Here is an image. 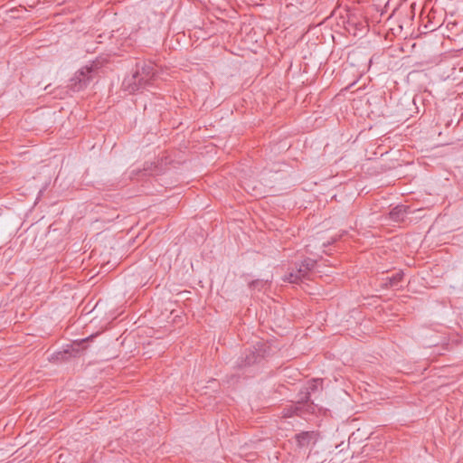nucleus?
<instances>
[{"label": "nucleus", "instance_id": "nucleus-1", "mask_svg": "<svg viewBox=\"0 0 463 463\" xmlns=\"http://www.w3.org/2000/svg\"><path fill=\"white\" fill-rule=\"evenodd\" d=\"M156 77V69L152 63H137L131 78L125 80L126 88L134 93L151 84Z\"/></svg>", "mask_w": 463, "mask_h": 463}, {"label": "nucleus", "instance_id": "nucleus-2", "mask_svg": "<svg viewBox=\"0 0 463 463\" xmlns=\"http://www.w3.org/2000/svg\"><path fill=\"white\" fill-rule=\"evenodd\" d=\"M317 265V260L307 258L300 264L292 269L285 275L284 281L289 283H299L303 279H309V272H311Z\"/></svg>", "mask_w": 463, "mask_h": 463}, {"label": "nucleus", "instance_id": "nucleus-3", "mask_svg": "<svg viewBox=\"0 0 463 463\" xmlns=\"http://www.w3.org/2000/svg\"><path fill=\"white\" fill-rule=\"evenodd\" d=\"M95 71V68L93 65L85 66L79 70L73 78L71 79V83L69 85L70 89L72 91H80L86 88L88 84L92 80V74Z\"/></svg>", "mask_w": 463, "mask_h": 463}, {"label": "nucleus", "instance_id": "nucleus-4", "mask_svg": "<svg viewBox=\"0 0 463 463\" xmlns=\"http://www.w3.org/2000/svg\"><path fill=\"white\" fill-rule=\"evenodd\" d=\"M264 357V352L260 346L258 348L256 346L253 347V349H250L246 354L241 361V364H239L240 367L242 366H250L256 363H259L261 361V359Z\"/></svg>", "mask_w": 463, "mask_h": 463}, {"label": "nucleus", "instance_id": "nucleus-5", "mask_svg": "<svg viewBox=\"0 0 463 463\" xmlns=\"http://www.w3.org/2000/svg\"><path fill=\"white\" fill-rule=\"evenodd\" d=\"M295 439L298 448H305L317 440V433L315 431H302L295 435Z\"/></svg>", "mask_w": 463, "mask_h": 463}, {"label": "nucleus", "instance_id": "nucleus-6", "mask_svg": "<svg viewBox=\"0 0 463 463\" xmlns=\"http://www.w3.org/2000/svg\"><path fill=\"white\" fill-rule=\"evenodd\" d=\"M403 276V272L400 270L391 277H386L383 279V286L387 288L400 289Z\"/></svg>", "mask_w": 463, "mask_h": 463}, {"label": "nucleus", "instance_id": "nucleus-7", "mask_svg": "<svg viewBox=\"0 0 463 463\" xmlns=\"http://www.w3.org/2000/svg\"><path fill=\"white\" fill-rule=\"evenodd\" d=\"M95 336H96V335H91L90 336L84 338V339L80 340V342H75L73 344L71 352H70L69 350H64L63 352H59L57 354V359H61V360L64 361V360H67L71 355L75 356L76 354H78L80 352V348H79L80 345L86 343L90 339L94 338Z\"/></svg>", "mask_w": 463, "mask_h": 463}, {"label": "nucleus", "instance_id": "nucleus-8", "mask_svg": "<svg viewBox=\"0 0 463 463\" xmlns=\"http://www.w3.org/2000/svg\"><path fill=\"white\" fill-rule=\"evenodd\" d=\"M407 213L406 206L397 205L391 210L389 215L390 219L393 222L402 221Z\"/></svg>", "mask_w": 463, "mask_h": 463}, {"label": "nucleus", "instance_id": "nucleus-9", "mask_svg": "<svg viewBox=\"0 0 463 463\" xmlns=\"http://www.w3.org/2000/svg\"><path fill=\"white\" fill-rule=\"evenodd\" d=\"M300 395L301 396L299 397L298 404L307 405V411L313 412V411H314V407H313L314 402L310 401V392L309 391H306L305 392H301Z\"/></svg>", "mask_w": 463, "mask_h": 463}, {"label": "nucleus", "instance_id": "nucleus-10", "mask_svg": "<svg viewBox=\"0 0 463 463\" xmlns=\"http://www.w3.org/2000/svg\"><path fill=\"white\" fill-rule=\"evenodd\" d=\"M299 411H300V408L298 404H292V405H289L288 407L283 409L282 416L284 418H289L295 414L298 415Z\"/></svg>", "mask_w": 463, "mask_h": 463}, {"label": "nucleus", "instance_id": "nucleus-11", "mask_svg": "<svg viewBox=\"0 0 463 463\" xmlns=\"http://www.w3.org/2000/svg\"><path fill=\"white\" fill-rule=\"evenodd\" d=\"M268 283V280L255 279L249 283V288L252 290H261Z\"/></svg>", "mask_w": 463, "mask_h": 463}, {"label": "nucleus", "instance_id": "nucleus-12", "mask_svg": "<svg viewBox=\"0 0 463 463\" xmlns=\"http://www.w3.org/2000/svg\"><path fill=\"white\" fill-rule=\"evenodd\" d=\"M322 380L320 379H314L312 380V383H309V385L307 387V391H309L310 393L312 392H315L317 389L318 383H321Z\"/></svg>", "mask_w": 463, "mask_h": 463}]
</instances>
